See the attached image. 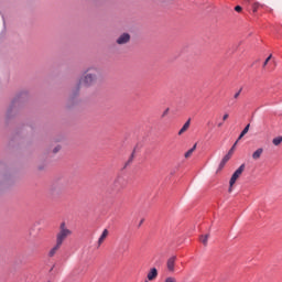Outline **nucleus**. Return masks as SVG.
Segmentation results:
<instances>
[{
    "label": "nucleus",
    "instance_id": "21",
    "mask_svg": "<svg viewBox=\"0 0 282 282\" xmlns=\"http://www.w3.org/2000/svg\"><path fill=\"white\" fill-rule=\"evenodd\" d=\"M239 96H241V89L234 95V98L237 99Z\"/></svg>",
    "mask_w": 282,
    "mask_h": 282
},
{
    "label": "nucleus",
    "instance_id": "26",
    "mask_svg": "<svg viewBox=\"0 0 282 282\" xmlns=\"http://www.w3.org/2000/svg\"><path fill=\"white\" fill-rule=\"evenodd\" d=\"M167 115H169V108L164 110V112L162 113V118H164Z\"/></svg>",
    "mask_w": 282,
    "mask_h": 282
},
{
    "label": "nucleus",
    "instance_id": "27",
    "mask_svg": "<svg viewBox=\"0 0 282 282\" xmlns=\"http://www.w3.org/2000/svg\"><path fill=\"white\" fill-rule=\"evenodd\" d=\"M142 224H144V218L140 220L139 227L142 226Z\"/></svg>",
    "mask_w": 282,
    "mask_h": 282
},
{
    "label": "nucleus",
    "instance_id": "13",
    "mask_svg": "<svg viewBox=\"0 0 282 282\" xmlns=\"http://www.w3.org/2000/svg\"><path fill=\"white\" fill-rule=\"evenodd\" d=\"M263 155V148H258L253 153H252V160H261V156Z\"/></svg>",
    "mask_w": 282,
    "mask_h": 282
},
{
    "label": "nucleus",
    "instance_id": "7",
    "mask_svg": "<svg viewBox=\"0 0 282 282\" xmlns=\"http://www.w3.org/2000/svg\"><path fill=\"white\" fill-rule=\"evenodd\" d=\"M107 237H109V229H104L102 234L100 235V237L97 241L98 248H100V246H102V243H105V239H107Z\"/></svg>",
    "mask_w": 282,
    "mask_h": 282
},
{
    "label": "nucleus",
    "instance_id": "25",
    "mask_svg": "<svg viewBox=\"0 0 282 282\" xmlns=\"http://www.w3.org/2000/svg\"><path fill=\"white\" fill-rule=\"evenodd\" d=\"M228 118H229V115H228V113H225V115L223 116L224 122H226V120H228Z\"/></svg>",
    "mask_w": 282,
    "mask_h": 282
},
{
    "label": "nucleus",
    "instance_id": "20",
    "mask_svg": "<svg viewBox=\"0 0 282 282\" xmlns=\"http://www.w3.org/2000/svg\"><path fill=\"white\" fill-rule=\"evenodd\" d=\"M164 282H177L175 278H166Z\"/></svg>",
    "mask_w": 282,
    "mask_h": 282
},
{
    "label": "nucleus",
    "instance_id": "14",
    "mask_svg": "<svg viewBox=\"0 0 282 282\" xmlns=\"http://www.w3.org/2000/svg\"><path fill=\"white\" fill-rule=\"evenodd\" d=\"M196 149H197V143H195V144L193 145V148H191V149L184 154V158H185L186 160H188V158H191V155H193V153H195Z\"/></svg>",
    "mask_w": 282,
    "mask_h": 282
},
{
    "label": "nucleus",
    "instance_id": "10",
    "mask_svg": "<svg viewBox=\"0 0 282 282\" xmlns=\"http://www.w3.org/2000/svg\"><path fill=\"white\" fill-rule=\"evenodd\" d=\"M147 279L148 281H155V279H158V269L156 268L150 269V271L148 272Z\"/></svg>",
    "mask_w": 282,
    "mask_h": 282
},
{
    "label": "nucleus",
    "instance_id": "4",
    "mask_svg": "<svg viewBox=\"0 0 282 282\" xmlns=\"http://www.w3.org/2000/svg\"><path fill=\"white\" fill-rule=\"evenodd\" d=\"M243 171H246V164H241L232 174L229 181V193H232V186L237 183V180L241 177Z\"/></svg>",
    "mask_w": 282,
    "mask_h": 282
},
{
    "label": "nucleus",
    "instance_id": "24",
    "mask_svg": "<svg viewBox=\"0 0 282 282\" xmlns=\"http://www.w3.org/2000/svg\"><path fill=\"white\" fill-rule=\"evenodd\" d=\"M241 10H242L241 6L235 7V11H236V12H241Z\"/></svg>",
    "mask_w": 282,
    "mask_h": 282
},
{
    "label": "nucleus",
    "instance_id": "16",
    "mask_svg": "<svg viewBox=\"0 0 282 282\" xmlns=\"http://www.w3.org/2000/svg\"><path fill=\"white\" fill-rule=\"evenodd\" d=\"M239 140H237L234 145L231 147V149L229 150V152L227 153V155H229L230 158H232V154L235 153V149L238 144Z\"/></svg>",
    "mask_w": 282,
    "mask_h": 282
},
{
    "label": "nucleus",
    "instance_id": "15",
    "mask_svg": "<svg viewBox=\"0 0 282 282\" xmlns=\"http://www.w3.org/2000/svg\"><path fill=\"white\" fill-rule=\"evenodd\" d=\"M248 131H250V124H247L246 127H245V129L241 131V133H240V135L238 137V142H239V140H241V138H243V135H246V133H248Z\"/></svg>",
    "mask_w": 282,
    "mask_h": 282
},
{
    "label": "nucleus",
    "instance_id": "3",
    "mask_svg": "<svg viewBox=\"0 0 282 282\" xmlns=\"http://www.w3.org/2000/svg\"><path fill=\"white\" fill-rule=\"evenodd\" d=\"M14 184V178L8 172H4L3 165H0V191H6Z\"/></svg>",
    "mask_w": 282,
    "mask_h": 282
},
{
    "label": "nucleus",
    "instance_id": "9",
    "mask_svg": "<svg viewBox=\"0 0 282 282\" xmlns=\"http://www.w3.org/2000/svg\"><path fill=\"white\" fill-rule=\"evenodd\" d=\"M176 257H171L167 262H166V265H167V270L169 272H175V261H176Z\"/></svg>",
    "mask_w": 282,
    "mask_h": 282
},
{
    "label": "nucleus",
    "instance_id": "19",
    "mask_svg": "<svg viewBox=\"0 0 282 282\" xmlns=\"http://www.w3.org/2000/svg\"><path fill=\"white\" fill-rule=\"evenodd\" d=\"M271 59H272V55H269L263 63V67H265V65H268V63H270Z\"/></svg>",
    "mask_w": 282,
    "mask_h": 282
},
{
    "label": "nucleus",
    "instance_id": "18",
    "mask_svg": "<svg viewBox=\"0 0 282 282\" xmlns=\"http://www.w3.org/2000/svg\"><path fill=\"white\" fill-rule=\"evenodd\" d=\"M208 237L209 235H205L200 237V241L203 245L208 246Z\"/></svg>",
    "mask_w": 282,
    "mask_h": 282
},
{
    "label": "nucleus",
    "instance_id": "5",
    "mask_svg": "<svg viewBox=\"0 0 282 282\" xmlns=\"http://www.w3.org/2000/svg\"><path fill=\"white\" fill-rule=\"evenodd\" d=\"M113 186L119 191L127 188V178H124L123 176H118L113 182Z\"/></svg>",
    "mask_w": 282,
    "mask_h": 282
},
{
    "label": "nucleus",
    "instance_id": "23",
    "mask_svg": "<svg viewBox=\"0 0 282 282\" xmlns=\"http://www.w3.org/2000/svg\"><path fill=\"white\" fill-rule=\"evenodd\" d=\"M61 151V145L55 147V149L53 150L54 153H58Z\"/></svg>",
    "mask_w": 282,
    "mask_h": 282
},
{
    "label": "nucleus",
    "instance_id": "28",
    "mask_svg": "<svg viewBox=\"0 0 282 282\" xmlns=\"http://www.w3.org/2000/svg\"><path fill=\"white\" fill-rule=\"evenodd\" d=\"M224 123H218V127H223Z\"/></svg>",
    "mask_w": 282,
    "mask_h": 282
},
{
    "label": "nucleus",
    "instance_id": "12",
    "mask_svg": "<svg viewBox=\"0 0 282 282\" xmlns=\"http://www.w3.org/2000/svg\"><path fill=\"white\" fill-rule=\"evenodd\" d=\"M188 129H191V119L187 120L183 127L181 128V130L178 131V135H184V133H186V131H188Z\"/></svg>",
    "mask_w": 282,
    "mask_h": 282
},
{
    "label": "nucleus",
    "instance_id": "2",
    "mask_svg": "<svg viewBox=\"0 0 282 282\" xmlns=\"http://www.w3.org/2000/svg\"><path fill=\"white\" fill-rule=\"evenodd\" d=\"M67 237H72V230L67 228V225L65 223H62L59 225V230L56 234L55 243L63 247V243H65Z\"/></svg>",
    "mask_w": 282,
    "mask_h": 282
},
{
    "label": "nucleus",
    "instance_id": "8",
    "mask_svg": "<svg viewBox=\"0 0 282 282\" xmlns=\"http://www.w3.org/2000/svg\"><path fill=\"white\" fill-rule=\"evenodd\" d=\"M230 155L226 154L223 160L220 161L219 165H218V170L217 173H219V171H224V167L226 166V164H228V162L230 161Z\"/></svg>",
    "mask_w": 282,
    "mask_h": 282
},
{
    "label": "nucleus",
    "instance_id": "11",
    "mask_svg": "<svg viewBox=\"0 0 282 282\" xmlns=\"http://www.w3.org/2000/svg\"><path fill=\"white\" fill-rule=\"evenodd\" d=\"M61 248H63L61 245H58L57 242H55V246L53 248H51V250L48 251V257H55L56 252H58V250H61Z\"/></svg>",
    "mask_w": 282,
    "mask_h": 282
},
{
    "label": "nucleus",
    "instance_id": "22",
    "mask_svg": "<svg viewBox=\"0 0 282 282\" xmlns=\"http://www.w3.org/2000/svg\"><path fill=\"white\" fill-rule=\"evenodd\" d=\"M56 187H57V185H56V184L52 185V187H51V193H52V194H54V193H55Z\"/></svg>",
    "mask_w": 282,
    "mask_h": 282
},
{
    "label": "nucleus",
    "instance_id": "6",
    "mask_svg": "<svg viewBox=\"0 0 282 282\" xmlns=\"http://www.w3.org/2000/svg\"><path fill=\"white\" fill-rule=\"evenodd\" d=\"M131 41V35L129 33H122L116 40L117 45H127Z\"/></svg>",
    "mask_w": 282,
    "mask_h": 282
},
{
    "label": "nucleus",
    "instance_id": "1",
    "mask_svg": "<svg viewBox=\"0 0 282 282\" xmlns=\"http://www.w3.org/2000/svg\"><path fill=\"white\" fill-rule=\"evenodd\" d=\"M98 76H100V69L98 67H88L79 78L78 87H80V85L84 87H93L95 83H98Z\"/></svg>",
    "mask_w": 282,
    "mask_h": 282
},
{
    "label": "nucleus",
    "instance_id": "29",
    "mask_svg": "<svg viewBox=\"0 0 282 282\" xmlns=\"http://www.w3.org/2000/svg\"><path fill=\"white\" fill-rule=\"evenodd\" d=\"M144 282H149V280H145Z\"/></svg>",
    "mask_w": 282,
    "mask_h": 282
},
{
    "label": "nucleus",
    "instance_id": "17",
    "mask_svg": "<svg viewBox=\"0 0 282 282\" xmlns=\"http://www.w3.org/2000/svg\"><path fill=\"white\" fill-rule=\"evenodd\" d=\"M281 142H282V137H278L272 140V143L274 144V147H279Z\"/></svg>",
    "mask_w": 282,
    "mask_h": 282
}]
</instances>
